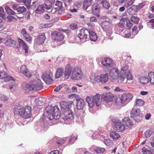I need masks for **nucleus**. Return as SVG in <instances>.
<instances>
[{
	"label": "nucleus",
	"mask_w": 154,
	"mask_h": 154,
	"mask_svg": "<svg viewBox=\"0 0 154 154\" xmlns=\"http://www.w3.org/2000/svg\"><path fill=\"white\" fill-rule=\"evenodd\" d=\"M46 110L47 118L49 120H57L60 118V113L57 106H48L46 108Z\"/></svg>",
	"instance_id": "f257e3e1"
},
{
	"label": "nucleus",
	"mask_w": 154,
	"mask_h": 154,
	"mask_svg": "<svg viewBox=\"0 0 154 154\" xmlns=\"http://www.w3.org/2000/svg\"><path fill=\"white\" fill-rule=\"evenodd\" d=\"M61 108L65 110L64 115L65 116V119H72L74 118V115L72 110L70 109L72 105V102L63 101L60 103Z\"/></svg>",
	"instance_id": "f03ea898"
},
{
	"label": "nucleus",
	"mask_w": 154,
	"mask_h": 154,
	"mask_svg": "<svg viewBox=\"0 0 154 154\" xmlns=\"http://www.w3.org/2000/svg\"><path fill=\"white\" fill-rule=\"evenodd\" d=\"M43 85L41 80L36 79L31 81L29 84L26 85L25 87L29 91H35L42 89Z\"/></svg>",
	"instance_id": "7ed1b4c3"
},
{
	"label": "nucleus",
	"mask_w": 154,
	"mask_h": 154,
	"mask_svg": "<svg viewBox=\"0 0 154 154\" xmlns=\"http://www.w3.org/2000/svg\"><path fill=\"white\" fill-rule=\"evenodd\" d=\"M86 100L91 108H93L95 105L97 106H98L101 104L100 95L97 94L90 97H87L86 98Z\"/></svg>",
	"instance_id": "20e7f679"
},
{
	"label": "nucleus",
	"mask_w": 154,
	"mask_h": 154,
	"mask_svg": "<svg viewBox=\"0 0 154 154\" xmlns=\"http://www.w3.org/2000/svg\"><path fill=\"white\" fill-rule=\"evenodd\" d=\"M83 75L81 68L79 66H76L72 69L71 79L73 80H79L83 78Z\"/></svg>",
	"instance_id": "39448f33"
},
{
	"label": "nucleus",
	"mask_w": 154,
	"mask_h": 154,
	"mask_svg": "<svg viewBox=\"0 0 154 154\" xmlns=\"http://www.w3.org/2000/svg\"><path fill=\"white\" fill-rule=\"evenodd\" d=\"M53 74L51 71H48L44 73L42 76V79L44 82L47 84H49L53 82L52 78Z\"/></svg>",
	"instance_id": "423d86ee"
},
{
	"label": "nucleus",
	"mask_w": 154,
	"mask_h": 154,
	"mask_svg": "<svg viewBox=\"0 0 154 154\" xmlns=\"http://www.w3.org/2000/svg\"><path fill=\"white\" fill-rule=\"evenodd\" d=\"M79 33L77 35V37L82 42L86 41L89 33L88 29H82L79 31Z\"/></svg>",
	"instance_id": "0eeeda50"
},
{
	"label": "nucleus",
	"mask_w": 154,
	"mask_h": 154,
	"mask_svg": "<svg viewBox=\"0 0 154 154\" xmlns=\"http://www.w3.org/2000/svg\"><path fill=\"white\" fill-rule=\"evenodd\" d=\"M108 73H106L105 74H101L96 76L94 80L96 82H100L102 84H105L108 81Z\"/></svg>",
	"instance_id": "6e6552de"
},
{
	"label": "nucleus",
	"mask_w": 154,
	"mask_h": 154,
	"mask_svg": "<svg viewBox=\"0 0 154 154\" xmlns=\"http://www.w3.org/2000/svg\"><path fill=\"white\" fill-rule=\"evenodd\" d=\"M22 117L25 119H28L31 116V108L29 106L24 107L22 109Z\"/></svg>",
	"instance_id": "1a4fd4ad"
},
{
	"label": "nucleus",
	"mask_w": 154,
	"mask_h": 154,
	"mask_svg": "<svg viewBox=\"0 0 154 154\" xmlns=\"http://www.w3.org/2000/svg\"><path fill=\"white\" fill-rule=\"evenodd\" d=\"M55 5L57 7H55L54 9H52L51 10L52 12L55 13L56 11H58V14H62L63 13L62 10V2L59 1H57L56 2Z\"/></svg>",
	"instance_id": "9d476101"
},
{
	"label": "nucleus",
	"mask_w": 154,
	"mask_h": 154,
	"mask_svg": "<svg viewBox=\"0 0 154 154\" xmlns=\"http://www.w3.org/2000/svg\"><path fill=\"white\" fill-rule=\"evenodd\" d=\"M53 38L56 41L59 42L63 40L64 38L63 34L58 31H54L51 33Z\"/></svg>",
	"instance_id": "9b49d317"
},
{
	"label": "nucleus",
	"mask_w": 154,
	"mask_h": 154,
	"mask_svg": "<svg viewBox=\"0 0 154 154\" xmlns=\"http://www.w3.org/2000/svg\"><path fill=\"white\" fill-rule=\"evenodd\" d=\"M101 63L103 66L107 67H112L115 65L114 62L110 58H103L102 60Z\"/></svg>",
	"instance_id": "f8f14e48"
},
{
	"label": "nucleus",
	"mask_w": 154,
	"mask_h": 154,
	"mask_svg": "<svg viewBox=\"0 0 154 154\" xmlns=\"http://www.w3.org/2000/svg\"><path fill=\"white\" fill-rule=\"evenodd\" d=\"M133 95L132 94L130 93L123 94L120 98L121 101L122 103L124 102H128L132 100Z\"/></svg>",
	"instance_id": "ddd939ff"
},
{
	"label": "nucleus",
	"mask_w": 154,
	"mask_h": 154,
	"mask_svg": "<svg viewBox=\"0 0 154 154\" xmlns=\"http://www.w3.org/2000/svg\"><path fill=\"white\" fill-rule=\"evenodd\" d=\"M101 97L106 102H112L114 99V95L112 93L108 92L103 94Z\"/></svg>",
	"instance_id": "4468645a"
},
{
	"label": "nucleus",
	"mask_w": 154,
	"mask_h": 154,
	"mask_svg": "<svg viewBox=\"0 0 154 154\" xmlns=\"http://www.w3.org/2000/svg\"><path fill=\"white\" fill-rule=\"evenodd\" d=\"M0 79L4 80L5 82L15 80L13 77L8 75L7 73L4 71H0Z\"/></svg>",
	"instance_id": "2eb2a0df"
},
{
	"label": "nucleus",
	"mask_w": 154,
	"mask_h": 154,
	"mask_svg": "<svg viewBox=\"0 0 154 154\" xmlns=\"http://www.w3.org/2000/svg\"><path fill=\"white\" fill-rule=\"evenodd\" d=\"M46 38L45 34H42L39 35L34 40V44L35 45H40L43 43Z\"/></svg>",
	"instance_id": "dca6fc26"
},
{
	"label": "nucleus",
	"mask_w": 154,
	"mask_h": 154,
	"mask_svg": "<svg viewBox=\"0 0 154 154\" xmlns=\"http://www.w3.org/2000/svg\"><path fill=\"white\" fill-rule=\"evenodd\" d=\"M20 72L27 78L30 77L32 75L31 73L28 70L26 65H23L21 66Z\"/></svg>",
	"instance_id": "f3484780"
},
{
	"label": "nucleus",
	"mask_w": 154,
	"mask_h": 154,
	"mask_svg": "<svg viewBox=\"0 0 154 154\" xmlns=\"http://www.w3.org/2000/svg\"><path fill=\"white\" fill-rule=\"evenodd\" d=\"M119 73L118 69L114 67L110 71L109 75L112 80L116 79Z\"/></svg>",
	"instance_id": "a211bd4d"
},
{
	"label": "nucleus",
	"mask_w": 154,
	"mask_h": 154,
	"mask_svg": "<svg viewBox=\"0 0 154 154\" xmlns=\"http://www.w3.org/2000/svg\"><path fill=\"white\" fill-rule=\"evenodd\" d=\"M115 127L116 130L119 131H124L125 128L124 123L122 124L119 121H116L115 123Z\"/></svg>",
	"instance_id": "6ab92c4d"
},
{
	"label": "nucleus",
	"mask_w": 154,
	"mask_h": 154,
	"mask_svg": "<svg viewBox=\"0 0 154 154\" xmlns=\"http://www.w3.org/2000/svg\"><path fill=\"white\" fill-rule=\"evenodd\" d=\"M12 7L14 9L16 10L20 14L25 13L26 11V9L24 6H20L17 4H14L13 5Z\"/></svg>",
	"instance_id": "aec40b11"
},
{
	"label": "nucleus",
	"mask_w": 154,
	"mask_h": 154,
	"mask_svg": "<svg viewBox=\"0 0 154 154\" xmlns=\"http://www.w3.org/2000/svg\"><path fill=\"white\" fill-rule=\"evenodd\" d=\"M92 9L93 14L99 17V14L100 12V8L98 4L97 3H94L92 5Z\"/></svg>",
	"instance_id": "412c9836"
},
{
	"label": "nucleus",
	"mask_w": 154,
	"mask_h": 154,
	"mask_svg": "<svg viewBox=\"0 0 154 154\" xmlns=\"http://www.w3.org/2000/svg\"><path fill=\"white\" fill-rule=\"evenodd\" d=\"M72 67L70 66L69 64H67L66 66L64 74L65 79H68L69 78L71 72H72Z\"/></svg>",
	"instance_id": "4be33fe9"
},
{
	"label": "nucleus",
	"mask_w": 154,
	"mask_h": 154,
	"mask_svg": "<svg viewBox=\"0 0 154 154\" xmlns=\"http://www.w3.org/2000/svg\"><path fill=\"white\" fill-rule=\"evenodd\" d=\"M24 106H22L20 105L16 106L14 109V115H18L22 116V113L23 112L22 109Z\"/></svg>",
	"instance_id": "5701e85b"
},
{
	"label": "nucleus",
	"mask_w": 154,
	"mask_h": 154,
	"mask_svg": "<svg viewBox=\"0 0 154 154\" xmlns=\"http://www.w3.org/2000/svg\"><path fill=\"white\" fill-rule=\"evenodd\" d=\"M31 0H23V2L24 4L27 8H29L31 7L32 9H34L36 8V3L37 4L36 1H35L32 2V5H30Z\"/></svg>",
	"instance_id": "b1692460"
},
{
	"label": "nucleus",
	"mask_w": 154,
	"mask_h": 154,
	"mask_svg": "<svg viewBox=\"0 0 154 154\" xmlns=\"http://www.w3.org/2000/svg\"><path fill=\"white\" fill-rule=\"evenodd\" d=\"M76 101L77 104L76 106L77 109L79 110L83 109L85 106L84 100L81 98H79L76 99Z\"/></svg>",
	"instance_id": "393cba45"
},
{
	"label": "nucleus",
	"mask_w": 154,
	"mask_h": 154,
	"mask_svg": "<svg viewBox=\"0 0 154 154\" xmlns=\"http://www.w3.org/2000/svg\"><path fill=\"white\" fill-rule=\"evenodd\" d=\"M18 41L19 45L22 47L23 49L25 51V53H28L29 48L26 45L24 41L20 38H18Z\"/></svg>",
	"instance_id": "a878e982"
},
{
	"label": "nucleus",
	"mask_w": 154,
	"mask_h": 154,
	"mask_svg": "<svg viewBox=\"0 0 154 154\" xmlns=\"http://www.w3.org/2000/svg\"><path fill=\"white\" fill-rule=\"evenodd\" d=\"M101 24L102 29L104 31L109 29L112 26V24L110 22L106 21L103 22Z\"/></svg>",
	"instance_id": "bb28decb"
},
{
	"label": "nucleus",
	"mask_w": 154,
	"mask_h": 154,
	"mask_svg": "<svg viewBox=\"0 0 154 154\" xmlns=\"http://www.w3.org/2000/svg\"><path fill=\"white\" fill-rule=\"evenodd\" d=\"M131 116L132 117H134L140 114H142L140 113V111L139 109L137 107H134L132 109L130 112Z\"/></svg>",
	"instance_id": "cd10ccee"
},
{
	"label": "nucleus",
	"mask_w": 154,
	"mask_h": 154,
	"mask_svg": "<svg viewBox=\"0 0 154 154\" xmlns=\"http://www.w3.org/2000/svg\"><path fill=\"white\" fill-rule=\"evenodd\" d=\"M88 34L90 40L91 41H94L96 40L97 39V37L96 34L92 30H88Z\"/></svg>",
	"instance_id": "c85d7f7f"
},
{
	"label": "nucleus",
	"mask_w": 154,
	"mask_h": 154,
	"mask_svg": "<svg viewBox=\"0 0 154 154\" xmlns=\"http://www.w3.org/2000/svg\"><path fill=\"white\" fill-rule=\"evenodd\" d=\"M93 2V0H85L83 4V9L85 10H87L92 5Z\"/></svg>",
	"instance_id": "c756f323"
},
{
	"label": "nucleus",
	"mask_w": 154,
	"mask_h": 154,
	"mask_svg": "<svg viewBox=\"0 0 154 154\" xmlns=\"http://www.w3.org/2000/svg\"><path fill=\"white\" fill-rule=\"evenodd\" d=\"M5 44L7 46L14 47L16 44V42L14 40L10 38L7 39L5 42Z\"/></svg>",
	"instance_id": "7c9ffc66"
},
{
	"label": "nucleus",
	"mask_w": 154,
	"mask_h": 154,
	"mask_svg": "<svg viewBox=\"0 0 154 154\" xmlns=\"http://www.w3.org/2000/svg\"><path fill=\"white\" fill-rule=\"evenodd\" d=\"M122 122L127 127H129L133 125L132 121L128 118H125L122 119Z\"/></svg>",
	"instance_id": "2f4dec72"
},
{
	"label": "nucleus",
	"mask_w": 154,
	"mask_h": 154,
	"mask_svg": "<svg viewBox=\"0 0 154 154\" xmlns=\"http://www.w3.org/2000/svg\"><path fill=\"white\" fill-rule=\"evenodd\" d=\"M45 7L44 5H42L38 6L35 10V13L37 14H41L43 12L45 9Z\"/></svg>",
	"instance_id": "473e14b6"
},
{
	"label": "nucleus",
	"mask_w": 154,
	"mask_h": 154,
	"mask_svg": "<svg viewBox=\"0 0 154 154\" xmlns=\"http://www.w3.org/2000/svg\"><path fill=\"white\" fill-rule=\"evenodd\" d=\"M144 5V4L143 3H141L137 5H132L130 7V8L132 10H134L135 11H137L143 8Z\"/></svg>",
	"instance_id": "72a5a7b5"
},
{
	"label": "nucleus",
	"mask_w": 154,
	"mask_h": 154,
	"mask_svg": "<svg viewBox=\"0 0 154 154\" xmlns=\"http://www.w3.org/2000/svg\"><path fill=\"white\" fill-rule=\"evenodd\" d=\"M110 135L111 137L115 140H117L120 137V135L115 131H112L110 133Z\"/></svg>",
	"instance_id": "f704fd0d"
},
{
	"label": "nucleus",
	"mask_w": 154,
	"mask_h": 154,
	"mask_svg": "<svg viewBox=\"0 0 154 154\" xmlns=\"http://www.w3.org/2000/svg\"><path fill=\"white\" fill-rule=\"evenodd\" d=\"M140 82L142 84L146 85L149 82V78L146 76H143L139 79Z\"/></svg>",
	"instance_id": "c9c22d12"
},
{
	"label": "nucleus",
	"mask_w": 154,
	"mask_h": 154,
	"mask_svg": "<svg viewBox=\"0 0 154 154\" xmlns=\"http://www.w3.org/2000/svg\"><path fill=\"white\" fill-rule=\"evenodd\" d=\"M64 69L63 68L61 67L58 68L56 72L55 76L56 78H59L63 73Z\"/></svg>",
	"instance_id": "e433bc0d"
},
{
	"label": "nucleus",
	"mask_w": 154,
	"mask_h": 154,
	"mask_svg": "<svg viewBox=\"0 0 154 154\" xmlns=\"http://www.w3.org/2000/svg\"><path fill=\"white\" fill-rule=\"evenodd\" d=\"M126 75L121 74L119 75V74L118 75V76H117L116 79H117L118 82L119 83H122L123 82L124 79H125Z\"/></svg>",
	"instance_id": "4c0bfd02"
},
{
	"label": "nucleus",
	"mask_w": 154,
	"mask_h": 154,
	"mask_svg": "<svg viewBox=\"0 0 154 154\" xmlns=\"http://www.w3.org/2000/svg\"><path fill=\"white\" fill-rule=\"evenodd\" d=\"M149 80L152 84L154 83V72H150L148 74Z\"/></svg>",
	"instance_id": "58836bf2"
},
{
	"label": "nucleus",
	"mask_w": 154,
	"mask_h": 154,
	"mask_svg": "<svg viewBox=\"0 0 154 154\" xmlns=\"http://www.w3.org/2000/svg\"><path fill=\"white\" fill-rule=\"evenodd\" d=\"M128 66L127 64H125L122 68L120 71V74H125L126 75V73H128Z\"/></svg>",
	"instance_id": "ea45409f"
},
{
	"label": "nucleus",
	"mask_w": 154,
	"mask_h": 154,
	"mask_svg": "<svg viewBox=\"0 0 154 154\" xmlns=\"http://www.w3.org/2000/svg\"><path fill=\"white\" fill-rule=\"evenodd\" d=\"M101 3L103 7L106 9H108L110 7L109 2L106 0H102Z\"/></svg>",
	"instance_id": "a19ab883"
},
{
	"label": "nucleus",
	"mask_w": 154,
	"mask_h": 154,
	"mask_svg": "<svg viewBox=\"0 0 154 154\" xmlns=\"http://www.w3.org/2000/svg\"><path fill=\"white\" fill-rule=\"evenodd\" d=\"M5 8L6 11L8 14L14 15L15 14V13L11 9L9 6H5Z\"/></svg>",
	"instance_id": "79ce46f5"
},
{
	"label": "nucleus",
	"mask_w": 154,
	"mask_h": 154,
	"mask_svg": "<svg viewBox=\"0 0 154 154\" xmlns=\"http://www.w3.org/2000/svg\"><path fill=\"white\" fill-rule=\"evenodd\" d=\"M144 104V102L142 99H137L136 101V105L137 106H142Z\"/></svg>",
	"instance_id": "37998d69"
},
{
	"label": "nucleus",
	"mask_w": 154,
	"mask_h": 154,
	"mask_svg": "<svg viewBox=\"0 0 154 154\" xmlns=\"http://www.w3.org/2000/svg\"><path fill=\"white\" fill-rule=\"evenodd\" d=\"M153 133V131L152 129L148 130L146 131L144 133V136L146 138L149 137H150Z\"/></svg>",
	"instance_id": "c03bdc74"
},
{
	"label": "nucleus",
	"mask_w": 154,
	"mask_h": 154,
	"mask_svg": "<svg viewBox=\"0 0 154 154\" xmlns=\"http://www.w3.org/2000/svg\"><path fill=\"white\" fill-rule=\"evenodd\" d=\"M134 117V119L135 121L137 122H139L142 120L143 117V114H140Z\"/></svg>",
	"instance_id": "a18cd8bd"
},
{
	"label": "nucleus",
	"mask_w": 154,
	"mask_h": 154,
	"mask_svg": "<svg viewBox=\"0 0 154 154\" xmlns=\"http://www.w3.org/2000/svg\"><path fill=\"white\" fill-rule=\"evenodd\" d=\"M77 139V137L76 136L72 135L70 137L69 140V144H72Z\"/></svg>",
	"instance_id": "49530a36"
},
{
	"label": "nucleus",
	"mask_w": 154,
	"mask_h": 154,
	"mask_svg": "<svg viewBox=\"0 0 154 154\" xmlns=\"http://www.w3.org/2000/svg\"><path fill=\"white\" fill-rule=\"evenodd\" d=\"M95 152L98 154L104 152L105 151V149L103 148L98 147L95 149Z\"/></svg>",
	"instance_id": "de8ad7c7"
},
{
	"label": "nucleus",
	"mask_w": 154,
	"mask_h": 154,
	"mask_svg": "<svg viewBox=\"0 0 154 154\" xmlns=\"http://www.w3.org/2000/svg\"><path fill=\"white\" fill-rule=\"evenodd\" d=\"M131 20L132 22L137 24L140 20V18L137 17L133 16L131 18Z\"/></svg>",
	"instance_id": "09e8293b"
},
{
	"label": "nucleus",
	"mask_w": 154,
	"mask_h": 154,
	"mask_svg": "<svg viewBox=\"0 0 154 154\" xmlns=\"http://www.w3.org/2000/svg\"><path fill=\"white\" fill-rule=\"evenodd\" d=\"M104 143L108 146H110L112 145V143L109 139H106L104 140Z\"/></svg>",
	"instance_id": "8fccbe9b"
},
{
	"label": "nucleus",
	"mask_w": 154,
	"mask_h": 154,
	"mask_svg": "<svg viewBox=\"0 0 154 154\" xmlns=\"http://www.w3.org/2000/svg\"><path fill=\"white\" fill-rule=\"evenodd\" d=\"M23 36L26 41L29 42H31L32 40V38L29 35V34L27 33L23 35Z\"/></svg>",
	"instance_id": "3c124183"
},
{
	"label": "nucleus",
	"mask_w": 154,
	"mask_h": 154,
	"mask_svg": "<svg viewBox=\"0 0 154 154\" xmlns=\"http://www.w3.org/2000/svg\"><path fill=\"white\" fill-rule=\"evenodd\" d=\"M66 139L67 138H66L65 139H63L58 140L57 142H56V145L58 146L62 145L65 141Z\"/></svg>",
	"instance_id": "603ef678"
},
{
	"label": "nucleus",
	"mask_w": 154,
	"mask_h": 154,
	"mask_svg": "<svg viewBox=\"0 0 154 154\" xmlns=\"http://www.w3.org/2000/svg\"><path fill=\"white\" fill-rule=\"evenodd\" d=\"M135 0H130L125 4L124 6L126 8H128L129 7L133 4Z\"/></svg>",
	"instance_id": "864d4df0"
},
{
	"label": "nucleus",
	"mask_w": 154,
	"mask_h": 154,
	"mask_svg": "<svg viewBox=\"0 0 154 154\" xmlns=\"http://www.w3.org/2000/svg\"><path fill=\"white\" fill-rule=\"evenodd\" d=\"M44 115L42 116L41 119H42V121H43L44 122V126L45 130H46L47 128H48L49 127V125L48 124L47 122H45V119H44Z\"/></svg>",
	"instance_id": "5fc2aeb1"
},
{
	"label": "nucleus",
	"mask_w": 154,
	"mask_h": 154,
	"mask_svg": "<svg viewBox=\"0 0 154 154\" xmlns=\"http://www.w3.org/2000/svg\"><path fill=\"white\" fill-rule=\"evenodd\" d=\"M142 150L144 154H152L150 150H147L145 147H143Z\"/></svg>",
	"instance_id": "6e6d98bb"
},
{
	"label": "nucleus",
	"mask_w": 154,
	"mask_h": 154,
	"mask_svg": "<svg viewBox=\"0 0 154 154\" xmlns=\"http://www.w3.org/2000/svg\"><path fill=\"white\" fill-rule=\"evenodd\" d=\"M137 28L136 26H134L132 29V34L134 36L137 35Z\"/></svg>",
	"instance_id": "4d7b16f0"
},
{
	"label": "nucleus",
	"mask_w": 154,
	"mask_h": 154,
	"mask_svg": "<svg viewBox=\"0 0 154 154\" xmlns=\"http://www.w3.org/2000/svg\"><path fill=\"white\" fill-rule=\"evenodd\" d=\"M69 27L71 29L74 30L78 28V26L76 24L72 23L70 25Z\"/></svg>",
	"instance_id": "13d9d810"
},
{
	"label": "nucleus",
	"mask_w": 154,
	"mask_h": 154,
	"mask_svg": "<svg viewBox=\"0 0 154 154\" xmlns=\"http://www.w3.org/2000/svg\"><path fill=\"white\" fill-rule=\"evenodd\" d=\"M126 23V26L128 29H130L133 26L132 23L131 22L130 20H129L127 21Z\"/></svg>",
	"instance_id": "bf43d9fd"
},
{
	"label": "nucleus",
	"mask_w": 154,
	"mask_h": 154,
	"mask_svg": "<svg viewBox=\"0 0 154 154\" xmlns=\"http://www.w3.org/2000/svg\"><path fill=\"white\" fill-rule=\"evenodd\" d=\"M4 10L2 8H0V17L3 18L5 16Z\"/></svg>",
	"instance_id": "052dcab7"
},
{
	"label": "nucleus",
	"mask_w": 154,
	"mask_h": 154,
	"mask_svg": "<svg viewBox=\"0 0 154 154\" xmlns=\"http://www.w3.org/2000/svg\"><path fill=\"white\" fill-rule=\"evenodd\" d=\"M62 88V86L61 85L57 86L54 89L55 92H58Z\"/></svg>",
	"instance_id": "680f3d73"
},
{
	"label": "nucleus",
	"mask_w": 154,
	"mask_h": 154,
	"mask_svg": "<svg viewBox=\"0 0 154 154\" xmlns=\"http://www.w3.org/2000/svg\"><path fill=\"white\" fill-rule=\"evenodd\" d=\"M126 79L127 80H131L133 79V76L132 75L129 73L127 75Z\"/></svg>",
	"instance_id": "e2e57ef3"
},
{
	"label": "nucleus",
	"mask_w": 154,
	"mask_h": 154,
	"mask_svg": "<svg viewBox=\"0 0 154 154\" xmlns=\"http://www.w3.org/2000/svg\"><path fill=\"white\" fill-rule=\"evenodd\" d=\"M90 20L92 22H97L98 20L95 17H92L90 18Z\"/></svg>",
	"instance_id": "0e129e2a"
},
{
	"label": "nucleus",
	"mask_w": 154,
	"mask_h": 154,
	"mask_svg": "<svg viewBox=\"0 0 154 154\" xmlns=\"http://www.w3.org/2000/svg\"><path fill=\"white\" fill-rule=\"evenodd\" d=\"M131 35L130 32H127L125 34L124 37L126 38H129L130 37H131V38H133V36L131 37Z\"/></svg>",
	"instance_id": "69168bd1"
},
{
	"label": "nucleus",
	"mask_w": 154,
	"mask_h": 154,
	"mask_svg": "<svg viewBox=\"0 0 154 154\" xmlns=\"http://www.w3.org/2000/svg\"><path fill=\"white\" fill-rule=\"evenodd\" d=\"M1 99L2 100L5 101L7 100L8 98L5 95H2L1 97Z\"/></svg>",
	"instance_id": "338daca9"
},
{
	"label": "nucleus",
	"mask_w": 154,
	"mask_h": 154,
	"mask_svg": "<svg viewBox=\"0 0 154 154\" xmlns=\"http://www.w3.org/2000/svg\"><path fill=\"white\" fill-rule=\"evenodd\" d=\"M59 152L58 150H56L51 151L49 154H59Z\"/></svg>",
	"instance_id": "774afa93"
}]
</instances>
